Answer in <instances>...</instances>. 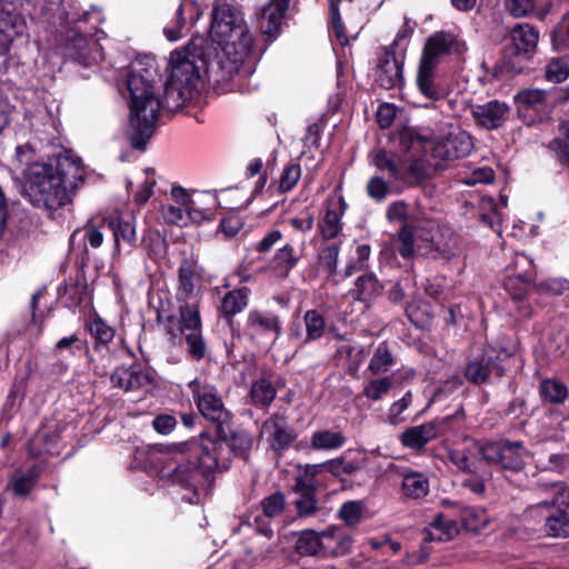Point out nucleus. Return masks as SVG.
I'll list each match as a JSON object with an SVG mask.
<instances>
[{"label":"nucleus","instance_id":"f257e3e1","mask_svg":"<svg viewBox=\"0 0 569 569\" xmlns=\"http://www.w3.org/2000/svg\"><path fill=\"white\" fill-rule=\"evenodd\" d=\"M152 463L160 478L191 490L188 501L199 503L200 496L208 490L212 472L229 469L230 449L217 430L214 437L201 435L199 439L154 453Z\"/></svg>","mask_w":569,"mask_h":569},{"label":"nucleus","instance_id":"f03ea898","mask_svg":"<svg viewBox=\"0 0 569 569\" xmlns=\"http://www.w3.org/2000/svg\"><path fill=\"white\" fill-rule=\"evenodd\" d=\"M202 38H193L183 51H174L170 57L171 72L164 84L163 104L179 109L197 97L203 78L218 84H228L234 78H227L217 71L221 60L209 47H203Z\"/></svg>","mask_w":569,"mask_h":569},{"label":"nucleus","instance_id":"7ed1b4c3","mask_svg":"<svg viewBox=\"0 0 569 569\" xmlns=\"http://www.w3.org/2000/svg\"><path fill=\"white\" fill-rule=\"evenodd\" d=\"M156 60L139 56L129 66L126 84L129 92V140L132 148L143 151L151 139L162 102L154 91L159 79Z\"/></svg>","mask_w":569,"mask_h":569},{"label":"nucleus","instance_id":"20e7f679","mask_svg":"<svg viewBox=\"0 0 569 569\" xmlns=\"http://www.w3.org/2000/svg\"><path fill=\"white\" fill-rule=\"evenodd\" d=\"M22 194L34 207L57 210L70 200V190L83 178L81 160L69 152L50 163H32L24 172Z\"/></svg>","mask_w":569,"mask_h":569},{"label":"nucleus","instance_id":"39448f33","mask_svg":"<svg viewBox=\"0 0 569 569\" xmlns=\"http://www.w3.org/2000/svg\"><path fill=\"white\" fill-rule=\"evenodd\" d=\"M209 37L218 46L213 48L214 56L221 60L217 71L227 78H234L253 43L242 14L229 3L218 1L211 13Z\"/></svg>","mask_w":569,"mask_h":569},{"label":"nucleus","instance_id":"423d86ee","mask_svg":"<svg viewBox=\"0 0 569 569\" xmlns=\"http://www.w3.org/2000/svg\"><path fill=\"white\" fill-rule=\"evenodd\" d=\"M158 320L172 338L184 337L187 351L192 359L198 361L206 356L207 347L202 337L200 313L194 302L181 306L179 318L168 316L163 320L159 315Z\"/></svg>","mask_w":569,"mask_h":569},{"label":"nucleus","instance_id":"0eeeda50","mask_svg":"<svg viewBox=\"0 0 569 569\" xmlns=\"http://www.w3.org/2000/svg\"><path fill=\"white\" fill-rule=\"evenodd\" d=\"M67 20L72 23H90L91 27L89 29L82 30L80 32L70 30L68 32V40L70 46L74 50V54L72 57L78 60L83 66H90L92 62L97 61L98 46L93 43L96 52L92 50H88L89 40L87 33H91L97 29V26L100 24L103 20L101 12L92 7L91 10H82L78 7H72L70 11H67Z\"/></svg>","mask_w":569,"mask_h":569},{"label":"nucleus","instance_id":"6e6552de","mask_svg":"<svg viewBox=\"0 0 569 569\" xmlns=\"http://www.w3.org/2000/svg\"><path fill=\"white\" fill-rule=\"evenodd\" d=\"M188 387L192 393L197 408L203 418L216 422L217 430L222 432V426L228 422L230 415L226 409L217 388L200 379L190 381Z\"/></svg>","mask_w":569,"mask_h":569},{"label":"nucleus","instance_id":"1a4fd4ad","mask_svg":"<svg viewBox=\"0 0 569 569\" xmlns=\"http://www.w3.org/2000/svg\"><path fill=\"white\" fill-rule=\"evenodd\" d=\"M472 147V139L466 131L451 128L443 139L433 144L427 161L435 169H443L446 162L467 157Z\"/></svg>","mask_w":569,"mask_h":569},{"label":"nucleus","instance_id":"9d476101","mask_svg":"<svg viewBox=\"0 0 569 569\" xmlns=\"http://www.w3.org/2000/svg\"><path fill=\"white\" fill-rule=\"evenodd\" d=\"M511 352L505 348H496L491 345L483 349L478 358L469 361L465 368L466 379L473 385L488 382L491 375L498 378L505 376V368L501 362L508 359Z\"/></svg>","mask_w":569,"mask_h":569},{"label":"nucleus","instance_id":"9b49d317","mask_svg":"<svg viewBox=\"0 0 569 569\" xmlns=\"http://www.w3.org/2000/svg\"><path fill=\"white\" fill-rule=\"evenodd\" d=\"M527 450L522 442L501 440L485 445V461L503 470L520 471L525 466Z\"/></svg>","mask_w":569,"mask_h":569},{"label":"nucleus","instance_id":"f8f14e48","mask_svg":"<svg viewBox=\"0 0 569 569\" xmlns=\"http://www.w3.org/2000/svg\"><path fill=\"white\" fill-rule=\"evenodd\" d=\"M467 50L466 42L449 31H437L426 41L420 61L438 67L443 56H462Z\"/></svg>","mask_w":569,"mask_h":569},{"label":"nucleus","instance_id":"ddd939ff","mask_svg":"<svg viewBox=\"0 0 569 569\" xmlns=\"http://www.w3.org/2000/svg\"><path fill=\"white\" fill-rule=\"evenodd\" d=\"M171 196L174 202L162 206V217L168 223L187 226L203 220V212L193 207V201L183 189L173 188Z\"/></svg>","mask_w":569,"mask_h":569},{"label":"nucleus","instance_id":"4468645a","mask_svg":"<svg viewBox=\"0 0 569 569\" xmlns=\"http://www.w3.org/2000/svg\"><path fill=\"white\" fill-rule=\"evenodd\" d=\"M457 417L458 413L436 418L427 423L408 428L400 435V442L413 450L422 449L430 440L442 435Z\"/></svg>","mask_w":569,"mask_h":569},{"label":"nucleus","instance_id":"2eb2a0df","mask_svg":"<svg viewBox=\"0 0 569 569\" xmlns=\"http://www.w3.org/2000/svg\"><path fill=\"white\" fill-rule=\"evenodd\" d=\"M246 331L250 338L266 339L272 345L281 335V321L272 311L251 309L247 316Z\"/></svg>","mask_w":569,"mask_h":569},{"label":"nucleus","instance_id":"dca6fc26","mask_svg":"<svg viewBox=\"0 0 569 569\" xmlns=\"http://www.w3.org/2000/svg\"><path fill=\"white\" fill-rule=\"evenodd\" d=\"M26 29V21L14 4L8 0H0V56L7 54L16 37L21 36Z\"/></svg>","mask_w":569,"mask_h":569},{"label":"nucleus","instance_id":"f3484780","mask_svg":"<svg viewBox=\"0 0 569 569\" xmlns=\"http://www.w3.org/2000/svg\"><path fill=\"white\" fill-rule=\"evenodd\" d=\"M260 436L273 451H283L293 443L297 432L282 415L273 413L262 423Z\"/></svg>","mask_w":569,"mask_h":569},{"label":"nucleus","instance_id":"a211bd4d","mask_svg":"<svg viewBox=\"0 0 569 569\" xmlns=\"http://www.w3.org/2000/svg\"><path fill=\"white\" fill-rule=\"evenodd\" d=\"M448 458L459 470L478 475L486 463L485 445H479L473 439H465L462 447L448 452Z\"/></svg>","mask_w":569,"mask_h":569},{"label":"nucleus","instance_id":"6ab92c4d","mask_svg":"<svg viewBox=\"0 0 569 569\" xmlns=\"http://www.w3.org/2000/svg\"><path fill=\"white\" fill-rule=\"evenodd\" d=\"M510 44L506 50L507 57L529 60L539 41L538 30L528 24H516L509 33Z\"/></svg>","mask_w":569,"mask_h":569},{"label":"nucleus","instance_id":"aec40b11","mask_svg":"<svg viewBox=\"0 0 569 569\" xmlns=\"http://www.w3.org/2000/svg\"><path fill=\"white\" fill-rule=\"evenodd\" d=\"M509 112V106L499 100H491L487 103L471 107V116L475 122L487 130L501 128L505 124Z\"/></svg>","mask_w":569,"mask_h":569},{"label":"nucleus","instance_id":"412c9836","mask_svg":"<svg viewBox=\"0 0 569 569\" xmlns=\"http://www.w3.org/2000/svg\"><path fill=\"white\" fill-rule=\"evenodd\" d=\"M320 532L322 558H338L351 551L353 539L342 527L330 526Z\"/></svg>","mask_w":569,"mask_h":569},{"label":"nucleus","instance_id":"4be33fe9","mask_svg":"<svg viewBox=\"0 0 569 569\" xmlns=\"http://www.w3.org/2000/svg\"><path fill=\"white\" fill-rule=\"evenodd\" d=\"M370 162L377 170L387 173L390 183L406 181V159L398 153L375 149L370 152Z\"/></svg>","mask_w":569,"mask_h":569},{"label":"nucleus","instance_id":"5701e85b","mask_svg":"<svg viewBox=\"0 0 569 569\" xmlns=\"http://www.w3.org/2000/svg\"><path fill=\"white\" fill-rule=\"evenodd\" d=\"M110 379L113 387L123 389L124 391L143 389L152 383L150 373L142 370L138 365L116 369Z\"/></svg>","mask_w":569,"mask_h":569},{"label":"nucleus","instance_id":"b1692460","mask_svg":"<svg viewBox=\"0 0 569 569\" xmlns=\"http://www.w3.org/2000/svg\"><path fill=\"white\" fill-rule=\"evenodd\" d=\"M177 298L179 301H188L197 297L201 278L197 272V264L191 259H183L178 270Z\"/></svg>","mask_w":569,"mask_h":569},{"label":"nucleus","instance_id":"393cba45","mask_svg":"<svg viewBox=\"0 0 569 569\" xmlns=\"http://www.w3.org/2000/svg\"><path fill=\"white\" fill-rule=\"evenodd\" d=\"M376 81L383 89H392L402 84V63L393 53L385 52L379 58L376 70Z\"/></svg>","mask_w":569,"mask_h":569},{"label":"nucleus","instance_id":"a878e982","mask_svg":"<svg viewBox=\"0 0 569 569\" xmlns=\"http://www.w3.org/2000/svg\"><path fill=\"white\" fill-rule=\"evenodd\" d=\"M276 380V376L271 372L263 373L254 379L249 391L250 403L258 408H268L278 392Z\"/></svg>","mask_w":569,"mask_h":569},{"label":"nucleus","instance_id":"bb28decb","mask_svg":"<svg viewBox=\"0 0 569 569\" xmlns=\"http://www.w3.org/2000/svg\"><path fill=\"white\" fill-rule=\"evenodd\" d=\"M343 204L342 198L328 202L325 214L318 222V230L323 239H335L342 231Z\"/></svg>","mask_w":569,"mask_h":569},{"label":"nucleus","instance_id":"cd10ccee","mask_svg":"<svg viewBox=\"0 0 569 569\" xmlns=\"http://www.w3.org/2000/svg\"><path fill=\"white\" fill-rule=\"evenodd\" d=\"M451 511L440 512L435 516L428 529V539L430 541H448L459 533V523L452 517L455 510L451 509Z\"/></svg>","mask_w":569,"mask_h":569},{"label":"nucleus","instance_id":"c85d7f7f","mask_svg":"<svg viewBox=\"0 0 569 569\" xmlns=\"http://www.w3.org/2000/svg\"><path fill=\"white\" fill-rule=\"evenodd\" d=\"M289 0H270L260 17V28L269 37H276L279 32Z\"/></svg>","mask_w":569,"mask_h":569},{"label":"nucleus","instance_id":"c756f323","mask_svg":"<svg viewBox=\"0 0 569 569\" xmlns=\"http://www.w3.org/2000/svg\"><path fill=\"white\" fill-rule=\"evenodd\" d=\"M443 506L448 509H452L459 512L461 522L463 523L467 530L477 532L485 529L490 522L489 515L482 508H461L457 502L451 500H445Z\"/></svg>","mask_w":569,"mask_h":569},{"label":"nucleus","instance_id":"7c9ffc66","mask_svg":"<svg viewBox=\"0 0 569 569\" xmlns=\"http://www.w3.org/2000/svg\"><path fill=\"white\" fill-rule=\"evenodd\" d=\"M436 68L420 61L416 79L419 92L431 101H437L443 97V90L436 81Z\"/></svg>","mask_w":569,"mask_h":569},{"label":"nucleus","instance_id":"2f4dec72","mask_svg":"<svg viewBox=\"0 0 569 569\" xmlns=\"http://www.w3.org/2000/svg\"><path fill=\"white\" fill-rule=\"evenodd\" d=\"M109 231L113 234L114 250H120V242L123 241L129 247H134L137 242L134 219H123L121 217H108Z\"/></svg>","mask_w":569,"mask_h":569},{"label":"nucleus","instance_id":"473e14b6","mask_svg":"<svg viewBox=\"0 0 569 569\" xmlns=\"http://www.w3.org/2000/svg\"><path fill=\"white\" fill-rule=\"evenodd\" d=\"M506 290L510 293L515 305V311L520 317H530L532 313L531 307L523 300V297L532 290L531 284L528 283L522 277H509L505 281Z\"/></svg>","mask_w":569,"mask_h":569},{"label":"nucleus","instance_id":"72a5a7b5","mask_svg":"<svg viewBox=\"0 0 569 569\" xmlns=\"http://www.w3.org/2000/svg\"><path fill=\"white\" fill-rule=\"evenodd\" d=\"M429 479L425 473L411 469L403 471L401 491L406 498H425L429 493Z\"/></svg>","mask_w":569,"mask_h":569},{"label":"nucleus","instance_id":"f704fd0d","mask_svg":"<svg viewBox=\"0 0 569 569\" xmlns=\"http://www.w3.org/2000/svg\"><path fill=\"white\" fill-rule=\"evenodd\" d=\"M292 490L297 495L293 505L297 509L298 516L300 518H309L316 516L319 510L316 499V488H310L302 483L293 485Z\"/></svg>","mask_w":569,"mask_h":569},{"label":"nucleus","instance_id":"c9c22d12","mask_svg":"<svg viewBox=\"0 0 569 569\" xmlns=\"http://www.w3.org/2000/svg\"><path fill=\"white\" fill-rule=\"evenodd\" d=\"M249 295L250 290L246 287L227 292L222 298L220 307L223 317L230 320L243 311L248 306Z\"/></svg>","mask_w":569,"mask_h":569},{"label":"nucleus","instance_id":"e433bc0d","mask_svg":"<svg viewBox=\"0 0 569 569\" xmlns=\"http://www.w3.org/2000/svg\"><path fill=\"white\" fill-rule=\"evenodd\" d=\"M39 475L40 468L37 466L30 467L27 472L16 471L8 482V489L11 490L14 496L24 497L34 487Z\"/></svg>","mask_w":569,"mask_h":569},{"label":"nucleus","instance_id":"4c0bfd02","mask_svg":"<svg viewBox=\"0 0 569 569\" xmlns=\"http://www.w3.org/2000/svg\"><path fill=\"white\" fill-rule=\"evenodd\" d=\"M547 91L541 89H523L515 96V101L518 104V113L532 110H541L547 101Z\"/></svg>","mask_w":569,"mask_h":569},{"label":"nucleus","instance_id":"58836bf2","mask_svg":"<svg viewBox=\"0 0 569 569\" xmlns=\"http://www.w3.org/2000/svg\"><path fill=\"white\" fill-rule=\"evenodd\" d=\"M58 436L49 428H41L30 440L29 452L32 456L53 455L57 451Z\"/></svg>","mask_w":569,"mask_h":569},{"label":"nucleus","instance_id":"ea45409f","mask_svg":"<svg viewBox=\"0 0 569 569\" xmlns=\"http://www.w3.org/2000/svg\"><path fill=\"white\" fill-rule=\"evenodd\" d=\"M342 465V460H329L323 463L317 465H305L301 468L300 475L296 478L295 485H305L310 488H316V477L322 470H329L332 473H338L339 467Z\"/></svg>","mask_w":569,"mask_h":569},{"label":"nucleus","instance_id":"a19ab883","mask_svg":"<svg viewBox=\"0 0 569 569\" xmlns=\"http://www.w3.org/2000/svg\"><path fill=\"white\" fill-rule=\"evenodd\" d=\"M346 442V437L341 431L335 430H317L312 433L310 443L316 450H336L341 448Z\"/></svg>","mask_w":569,"mask_h":569},{"label":"nucleus","instance_id":"79ce46f5","mask_svg":"<svg viewBox=\"0 0 569 569\" xmlns=\"http://www.w3.org/2000/svg\"><path fill=\"white\" fill-rule=\"evenodd\" d=\"M395 359L392 353L387 345V342H381L375 349L372 357L367 367V371L372 376H378L381 373H386L393 366Z\"/></svg>","mask_w":569,"mask_h":569},{"label":"nucleus","instance_id":"37998d69","mask_svg":"<svg viewBox=\"0 0 569 569\" xmlns=\"http://www.w3.org/2000/svg\"><path fill=\"white\" fill-rule=\"evenodd\" d=\"M539 392L545 401L553 405L563 403L569 395L568 387L558 379H543Z\"/></svg>","mask_w":569,"mask_h":569},{"label":"nucleus","instance_id":"c03bdc74","mask_svg":"<svg viewBox=\"0 0 569 569\" xmlns=\"http://www.w3.org/2000/svg\"><path fill=\"white\" fill-rule=\"evenodd\" d=\"M542 533L555 539L569 538V513L553 509Z\"/></svg>","mask_w":569,"mask_h":569},{"label":"nucleus","instance_id":"a18cd8bd","mask_svg":"<svg viewBox=\"0 0 569 569\" xmlns=\"http://www.w3.org/2000/svg\"><path fill=\"white\" fill-rule=\"evenodd\" d=\"M295 548L300 556H316L322 558L321 532L313 530L301 532L296 541Z\"/></svg>","mask_w":569,"mask_h":569},{"label":"nucleus","instance_id":"49530a36","mask_svg":"<svg viewBox=\"0 0 569 569\" xmlns=\"http://www.w3.org/2000/svg\"><path fill=\"white\" fill-rule=\"evenodd\" d=\"M382 291V284L373 273L359 277L356 281V292L359 300L369 302Z\"/></svg>","mask_w":569,"mask_h":569},{"label":"nucleus","instance_id":"de8ad7c7","mask_svg":"<svg viewBox=\"0 0 569 569\" xmlns=\"http://www.w3.org/2000/svg\"><path fill=\"white\" fill-rule=\"evenodd\" d=\"M365 510L362 500H350L342 503L337 516L347 527L355 528L362 521Z\"/></svg>","mask_w":569,"mask_h":569},{"label":"nucleus","instance_id":"09e8293b","mask_svg":"<svg viewBox=\"0 0 569 569\" xmlns=\"http://www.w3.org/2000/svg\"><path fill=\"white\" fill-rule=\"evenodd\" d=\"M306 338L302 345L320 339L326 331V322L322 315L317 310H308L303 316Z\"/></svg>","mask_w":569,"mask_h":569},{"label":"nucleus","instance_id":"8fccbe9b","mask_svg":"<svg viewBox=\"0 0 569 569\" xmlns=\"http://www.w3.org/2000/svg\"><path fill=\"white\" fill-rule=\"evenodd\" d=\"M300 257L296 253L293 247L286 243L279 248L273 256L272 267L274 270L288 274L298 263Z\"/></svg>","mask_w":569,"mask_h":569},{"label":"nucleus","instance_id":"3c124183","mask_svg":"<svg viewBox=\"0 0 569 569\" xmlns=\"http://www.w3.org/2000/svg\"><path fill=\"white\" fill-rule=\"evenodd\" d=\"M460 252L459 238L455 234L450 236L446 241H438L432 244L426 254L431 259H443L446 261L457 257Z\"/></svg>","mask_w":569,"mask_h":569},{"label":"nucleus","instance_id":"603ef678","mask_svg":"<svg viewBox=\"0 0 569 569\" xmlns=\"http://www.w3.org/2000/svg\"><path fill=\"white\" fill-rule=\"evenodd\" d=\"M552 510L553 509L548 502V500H543L536 505L527 507L523 512V518L526 522L531 523L533 526H539L540 531L542 532Z\"/></svg>","mask_w":569,"mask_h":569},{"label":"nucleus","instance_id":"864d4df0","mask_svg":"<svg viewBox=\"0 0 569 569\" xmlns=\"http://www.w3.org/2000/svg\"><path fill=\"white\" fill-rule=\"evenodd\" d=\"M109 231L107 218L99 222L89 221L83 227V239L93 249H98L104 239V232Z\"/></svg>","mask_w":569,"mask_h":569},{"label":"nucleus","instance_id":"5fc2aeb1","mask_svg":"<svg viewBox=\"0 0 569 569\" xmlns=\"http://www.w3.org/2000/svg\"><path fill=\"white\" fill-rule=\"evenodd\" d=\"M412 403V393L407 391L402 398L395 401L388 409L387 422L391 426H398L407 420L406 411Z\"/></svg>","mask_w":569,"mask_h":569},{"label":"nucleus","instance_id":"6e6d98bb","mask_svg":"<svg viewBox=\"0 0 569 569\" xmlns=\"http://www.w3.org/2000/svg\"><path fill=\"white\" fill-rule=\"evenodd\" d=\"M221 437L227 441V447L230 449V457L232 453L243 455L252 447V438L244 431L233 432L228 438L224 427L222 426Z\"/></svg>","mask_w":569,"mask_h":569},{"label":"nucleus","instance_id":"4d7b16f0","mask_svg":"<svg viewBox=\"0 0 569 569\" xmlns=\"http://www.w3.org/2000/svg\"><path fill=\"white\" fill-rule=\"evenodd\" d=\"M545 77L548 81L559 83L569 77V63L566 58H552L545 68Z\"/></svg>","mask_w":569,"mask_h":569},{"label":"nucleus","instance_id":"13d9d810","mask_svg":"<svg viewBox=\"0 0 569 569\" xmlns=\"http://www.w3.org/2000/svg\"><path fill=\"white\" fill-rule=\"evenodd\" d=\"M188 12L190 16L192 14H198V8L196 6V3L193 2H187V3H181L178 9H177V27L176 28H170V27H166L163 29V32H164V36L170 40V41H176L178 40L179 38H181V29L183 28L184 23H186V19L183 18V14Z\"/></svg>","mask_w":569,"mask_h":569},{"label":"nucleus","instance_id":"bf43d9fd","mask_svg":"<svg viewBox=\"0 0 569 569\" xmlns=\"http://www.w3.org/2000/svg\"><path fill=\"white\" fill-rule=\"evenodd\" d=\"M90 335L94 338L97 345L107 346L114 338V329L101 318H94L89 323Z\"/></svg>","mask_w":569,"mask_h":569},{"label":"nucleus","instance_id":"052dcab7","mask_svg":"<svg viewBox=\"0 0 569 569\" xmlns=\"http://www.w3.org/2000/svg\"><path fill=\"white\" fill-rule=\"evenodd\" d=\"M391 387L392 382L391 378L389 377L372 379L368 381L367 385L365 386L363 395L372 401H378L389 392Z\"/></svg>","mask_w":569,"mask_h":569},{"label":"nucleus","instance_id":"680f3d73","mask_svg":"<svg viewBox=\"0 0 569 569\" xmlns=\"http://www.w3.org/2000/svg\"><path fill=\"white\" fill-rule=\"evenodd\" d=\"M301 178V168L300 164L295 162H289L281 173L279 180V190L282 193H286L295 188L298 181Z\"/></svg>","mask_w":569,"mask_h":569},{"label":"nucleus","instance_id":"e2e57ef3","mask_svg":"<svg viewBox=\"0 0 569 569\" xmlns=\"http://www.w3.org/2000/svg\"><path fill=\"white\" fill-rule=\"evenodd\" d=\"M284 506H286V498H284L283 493H281L279 491L273 492L272 495L266 497L261 501L262 515H263V517L269 518V519L274 518L283 511Z\"/></svg>","mask_w":569,"mask_h":569},{"label":"nucleus","instance_id":"0e129e2a","mask_svg":"<svg viewBox=\"0 0 569 569\" xmlns=\"http://www.w3.org/2000/svg\"><path fill=\"white\" fill-rule=\"evenodd\" d=\"M553 490L552 498L548 500L552 509L569 513V487L563 482H555L551 485Z\"/></svg>","mask_w":569,"mask_h":569},{"label":"nucleus","instance_id":"69168bd1","mask_svg":"<svg viewBox=\"0 0 569 569\" xmlns=\"http://www.w3.org/2000/svg\"><path fill=\"white\" fill-rule=\"evenodd\" d=\"M366 190L368 196L378 202L383 201L391 193L390 183L379 176L369 179Z\"/></svg>","mask_w":569,"mask_h":569},{"label":"nucleus","instance_id":"338daca9","mask_svg":"<svg viewBox=\"0 0 569 569\" xmlns=\"http://www.w3.org/2000/svg\"><path fill=\"white\" fill-rule=\"evenodd\" d=\"M386 217L390 222L410 223L413 221L409 212L408 203L403 200L391 202L386 211Z\"/></svg>","mask_w":569,"mask_h":569},{"label":"nucleus","instance_id":"774afa93","mask_svg":"<svg viewBox=\"0 0 569 569\" xmlns=\"http://www.w3.org/2000/svg\"><path fill=\"white\" fill-rule=\"evenodd\" d=\"M532 290L536 289L538 292L550 295V296H561L567 290H569V281L562 278L547 279L540 281L539 283L531 286Z\"/></svg>","mask_w":569,"mask_h":569}]
</instances>
